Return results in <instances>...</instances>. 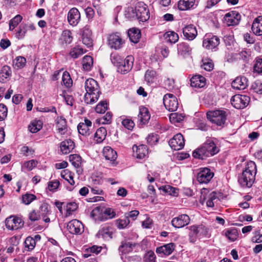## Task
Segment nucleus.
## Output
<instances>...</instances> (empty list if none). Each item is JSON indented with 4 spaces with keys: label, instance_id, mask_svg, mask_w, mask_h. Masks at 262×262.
Wrapping results in <instances>:
<instances>
[{
    "label": "nucleus",
    "instance_id": "5701e85b",
    "mask_svg": "<svg viewBox=\"0 0 262 262\" xmlns=\"http://www.w3.org/2000/svg\"><path fill=\"white\" fill-rule=\"evenodd\" d=\"M192 156L194 158H198L202 160L210 157L209 156V152L207 150V149H206L204 143L193 152Z\"/></svg>",
    "mask_w": 262,
    "mask_h": 262
},
{
    "label": "nucleus",
    "instance_id": "49530a36",
    "mask_svg": "<svg viewBox=\"0 0 262 262\" xmlns=\"http://www.w3.org/2000/svg\"><path fill=\"white\" fill-rule=\"evenodd\" d=\"M134 245L130 242H122L119 247V251L122 253H127L133 250Z\"/></svg>",
    "mask_w": 262,
    "mask_h": 262
},
{
    "label": "nucleus",
    "instance_id": "9d476101",
    "mask_svg": "<svg viewBox=\"0 0 262 262\" xmlns=\"http://www.w3.org/2000/svg\"><path fill=\"white\" fill-rule=\"evenodd\" d=\"M214 176V173L208 168H201L197 174V180L200 183H209Z\"/></svg>",
    "mask_w": 262,
    "mask_h": 262
},
{
    "label": "nucleus",
    "instance_id": "bb28decb",
    "mask_svg": "<svg viewBox=\"0 0 262 262\" xmlns=\"http://www.w3.org/2000/svg\"><path fill=\"white\" fill-rule=\"evenodd\" d=\"M251 29L253 33L256 35H262V15L259 16L254 19Z\"/></svg>",
    "mask_w": 262,
    "mask_h": 262
},
{
    "label": "nucleus",
    "instance_id": "423d86ee",
    "mask_svg": "<svg viewBox=\"0 0 262 262\" xmlns=\"http://www.w3.org/2000/svg\"><path fill=\"white\" fill-rule=\"evenodd\" d=\"M163 100L165 108L169 111L174 112L178 109L179 104L177 99L172 94H165Z\"/></svg>",
    "mask_w": 262,
    "mask_h": 262
},
{
    "label": "nucleus",
    "instance_id": "5fc2aeb1",
    "mask_svg": "<svg viewBox=\"0 0 262 262\" xmlns=\"http://www.w3.org/2000/svg\"><path fill=\"white\" fill-rule=\"evenodd\" d=\"M28 31V26L26 24H21L19 27V30L16 33V37L20 39H23Z\"/></svg>",
    "mask_w": 262,
    "mask_h": 262
},
{
    "label": "nucleus",
    "instance_id": "f704fd0d",
    "mask_svg": "<svg viewBox=\"0 0 262 262\" xmlns=\"http://www.w3.org/2000/svg\"><path fill=\"white\" fill-rule=\"evenodd\" d=\"M11 74V68L8 66H3L0 72V81L3 83L6 82Z\"/></svg>",
    "mask_w": 262,
    "mask_h": 262
},
{
    "label": "nucleus",
    "instance_id": "4c0bfd02",
    "mask_svg": "<svg viewBox=\"0 0 262 262\" xmlns=\"http://www.w3.org/2000/svg\"><path fill=\"white\" fill-rule=\"evenodd\" d=\"M163 37L166 41L171 43H174L179 40L178 34L172 31L165 32L163 35Z\"/></svg>",
    "mask_w": 262,
    "mask_h": 262
},
{
    "label": "nucleus",
    "instance_id": "1a4fd4ad",
    "mask_svg": "<svg viewBox=\"0 0 262 262\" xmlns=\"http://www.w3.org/2000/svg\"><path fill=\"white\" fill-rule=\"evenodd\" d=\"M67 229L70 233L73 234H80L84 231L83 224L77 220L70 221L67 224Z\"/></svg>",
    "mask_w": 262,
    "mask_h": 262
},
{
    "label": "nucleus",
    "instance_id": "4d7b16f0",
    "mask_svg": "<svg viewBox=\"0 0 262 262\" xmlns=\"http://www.w3.org/2000/svg\"><path fill=\"white\" fill-rule=\"evenodd\" d=\"M111 60L112 63L117 67L118 69L119 67L122 64L123 61L121 56L117 54H112L111 55Z\"/></svg>",
    "mask_w": 262,
    "mask_h": 262
},
{
    "label": "nucleus",
    "instance_id": "f257e3e1",
    "mask_svg": "<svg viewBox=\"0 0 262 262\" xmlns=\"http://www.w3.org/2000/svg\"><path fill=\"white\" fill-rule=\"evenodd\" d=\"M256 173L255 163L251 161L247 163L241 175L238 177V181L240 185L245 187H250L255 180Z\"/></svg>",
    "mask_w": 262,
    "mask_h": 262
},
{
    "label": "nucleus",
    "instance_id": "c85d7f7f",
    "mask_svg": "<svg viewBox=\"0 0 262 262\" xmlns=\"http://www.w3.org/2000/svg\"><path fill=\"white\" fill-rule=\"evenodd\" d=\"M178 54L185 57L191 54V48L186 42H180L177 45Z\"/></svg>",
    "mask_w": 262,
    "mask_h": 262
},
{
    "label": "nucleus",
    "instance_id": "bf43d9fd",
    "mask_svg": "<svg viewBox=\"0 0 262 262\" xmlns=\"http://www.w3.org/2000/svg\"><path fill=\"white\" fill-rule=\"evenodd\" d=\"M107 109V104L106 101H102L99 102L95 108L97 113L102 114L105 112Z\"/></svg>",
    "mask_w": 262,
    "mask_h": 262
},
{
    "label": "nucleus",
    "instance_id": "6e6552de",
    "mask_svg": "<svg viewBox=\"0 0 262 262\" xmlns=\"http://www.w3.org/2000/svg\"><path fill=\"white\" fill-rule=\"evenodd\" d=\"M136 10L138 14L137 19L139 21L144 22L149 19V11L144 3H138L136 5Z\"/></svg>",
    "mask_w": 262,
    "mask_h": 262
},
{
    "label": "nucleus",
    "instance_id": "f03ea898",
    "mask_svg": "<svg viewBox=\"0 0 262 262\" xmlns=\"http://www.w3.org/2000/svg\"><path fill=\"white\" fill-rule=\"evenodd\" d=\"M86 93L84 100L87 104H93L97 101L101 93L97 82L94 79H87L84 83Z\"/></svg>",
    "mask_w": 262,
    "mask_h": 262
},
{
    "label": "nucleus",
    "instance_id": "774afa93",
    "mask_svg": "<svg viewBox=\"0 0 262 262\" xmlns=\"http://www.w3.org/2000/svg\"><path fill=\"white\" fill-rule=\"evenodd\" d=\"M252 89L257 93L262 94V82L256 80L252 85Z\"/></svg>",
    "mask_w": 262,
    "mask_h": 262
},
{
    "label": "nucleus",
    "instance_id": "de8ad7c7",
    "mask_svg": "<svg viewBox=\"0 0 262 262\" xmlns=\"http://www.w3.org/2000/svg\"><path fill=\"white\" fill-rule=\"evenodd\" d=\"M69 160L75 168L80 167L81 165V158L78 155L73 154L70 155Z\"/></svg>",
    "mask_w": 262,
    "mask_h": 262
},
{
    "label": "nucleus",
    "instance_id": "a18cd8bd",
    "mask_svg": "<svg viewBox=\"0 0 262 262\" xmlns=\"http://www.w3.org/2000/svg\"><path fill=\"white\" fill-rule=\"evenodd\" d=\"M156 77V72L152 70H147L144 75V79L148 84H150L154 82Z\"/></svg>",
    "mask_w": 262,
    "mask_h": 262
},
{
    "label": "nucleus",
    "instance_id": "473e14b6",
    "mask_svg": "<svg viewBox=\"0 0 262 262\" xmlns=\"http://www.w3.org/2000/svg\"><path fill=\"white\" fill-rule=\"evenodd\" d=\"M74 143L71 140H66L61 142L60 150L63 154L69 153L74 148Z\"/></svg>",
    "mask_w": 262,
    "mask_h": 262
},
{
    "label": "nucleus",
    "instance_id": "f3484780",
    "mask_svg": "<svg viewBox=\"0 0 262 262\" xmlns=\"http://www.w3.org/2000/svg\"><path fill=\"white\" fill-rule=\"evenodd\" d=\"M134 58L132 56H127L124 60L122 61V63L119 67L118 72L122 74H125L132 69L133 66Z\"/></svg>",
    "mask_w": 262,
    "mask_h": 262
},
{
    "label": "nucleus",
    "instance_id": "e433bc0d",
    "mask_svg": "<svg viewBox=\"0 0 262 262\" xmlns=\"http://www.w3.org/2000/svg\"><path fill=\"white\" fill-rule=\"evenodd\" d=\"M195 0H180L178 3V9L181 11H185L192 8Z\"/></svg>",
    "mask_w": 262,
    "mask_h": 262
},
{
    "label": "nucleus",
    "instance_id": "c03bdc74",
    "mask_svg": "<svg viewBox=\"0 0 262 262\" xmlns=\"http://www.w3.org/2000/svg\"><path fill=\"white\" fill-rule=\"evenodd\" d=\"M60 40L66 44L71 43L73 40L72 32L69 30L63 31L60 37Z\"/></svg>",
    "mask_w": 262,
    "mask_h": 262
},
{
    "label": "nucleus",
    "instance_id": "a878e982",
    "mask_svg": "<svg viewBox=\"0 0 262 262\" xmlns=\"http://www.w3.org/2000/svg\"><path fill=\"white\" fill-rule=\"evenodd\" d=\"M123 41L121 37L117 34H112L108 38V45L112 48L118 49L123 44Z\"/></svg>",
    "mask_w": 262,
    "mask_h": 262
},
{
    "label": "nucleus",
    "instance_id": "6ab92c4d",
    "mask_svg": "<svg viewBox=\"0 0 262 262\" xmlns=\"http://www.w3.org/2000/svg\"><path fill=\"white\" fill-rule=\"evenodd\" d=\"M92 122L88 119H85L84 122L80 123L77 126L78 132L83 136H89L91 134Z\"/></svg>",
    "mask_w": 262,
    "mask_h": 262
},
{
    "label": "nucleus",
    "instance_id": "58836bf2",
    "mask_svg": "<svg viewBox=\"0 0 262 262\" xmlns=\"http://www.w3.org/2000/svg\"><path fill=\"white\" fill-rule=\"evenodd\" d=\"M106 135V130L103 127L98 128L94 135V140L97 143L102 142L105 138Z\"/></svg>",
    "mask_w": 262,
    "mask_h": 262
},
{
    "label": "nucleus",
    "instance_id": "37998d69",
    "mask_svg": "<svg viewBox=\"0 0 262 262\" xmlns=\"http://www.w3.org/2000/svg\"><path fill=\"white\" fill-rule=\"evenodd\" d=\"M136 10V6L135 7H130L127 8L125 12V17L130 20L137 19L138 14H137Z\"/></svg>",
    "mask_w": 262,
    "mask_h": 262
},
{
    "label": "nucleus",
    "instance_id": "7c9ffc66",
    "mask_svg": "<svg viewBox=\"0 0 262 262\" xmlns=\"http://www.w3.org/2000/svg\"><path fill=\"white\" fill-rule=\"evenodd\" d=\"M61 177L71 185L68 189L69 191H72L73 189V186L75 184L73 174L68 170H64L61 172Z\"/></svg>",
    "mask_w": 262,
    "mask_h": 262
},
{
    "label": "nucleus",
    "instance_id": "b1692460",
    "mask_svg": "<svg viewBox=\"0 0 262 262\" xmlns=\"http://www.w3.org/2000/svg\"><path fill=\"white\" fill-rule=\"evenodd\" d=\"M248 85V80L245 77H236L232 82V87L236 90H244Z\"/></svg>",
    "mask_w": 262,
    "mask_h": 262
},
{
    "label": "nucleus",
    "instance_id": "39448f33",
    "mask_svg": "<svg viewBox=\"0 0 262 262\" xmlns=\"http://www.w3.org/2000/svg\"><path fill=\"white\" fill-rule=\"evenodd\" d=\"M250 98L246 95H235L231 99V103L237 109H242L246 107L250 102Z\"/></svg>",
    "mask_w": 262,
    "mask_h": 262
},
{
    "label": "nucleus",
    "instance_id": "7ed1b4c3",
    "mask_svg": "<svg viewBox=\"0 0 262 262\" xmlns=\"http://www.w3.org/2000/svg\"><path fill=\"white\" fill-rule=\"evenodd\" d=\"M189 232V240L191 243H194L198 237L207 236L208 234V229L205 226L201 225H192L187 228Z\"/></svg>",
    "mask_w": 262,
    "mask_h": 262
},
{
    "label": "nucleus",
    "instance_id": "393cba45",
    "mask_svg": "<svg viewBox=\"0 0 262 262\" xmlns=\"http://www.w3.org/2000/svg\"><path fill=\"white\" fill-rule=\"evenodd\" d=\"M190 85L196 88H203L206 85V78L202 75H195L191 78Z\"/></svg>",
    "mask_w": 262,
    "mask_h": 262
},
{
    "label": "nucleus",
    "instance_id": "a19ab883",
    "mask_svg": "<svg viewBox=\"0 0 262 262\" xmlns=\"http://www.w3.org/2000/svg\"><path fill=\"white\" fill-rule=\"evenodd\" d=\"M85 52V51L79 46H76L71 49L70 55L73 58L76 59L81 56Z\"/></svg>",
    "mask_w": 262,
    "mask_h": 262
},
{
    "label": "nucleus",
    "instance_id": "0eeeda50",
    "mask_svg": "<svg viewBox=\"0 0 262 262\" xmlns=\"http://www.w3.org/2000/svg\"><path fill=\"white\" fill-rule=\"evenodd\" d=\"M220 43V39L216 36L208 34L204 36L203 46L207 50L215 49Z\"/></svg>",
    "mask_w": 262,
    "mask_h": 262
},
{
    "label": "nucleus",
    "instance_id": "79ce46f5",
    "mask_svg": "<svg viewBox=\"0 0 262 262\" xmlns=\"http://www.w3.org/2000/svg\"><path fill=\"white\" fill-rule=\"evenodd\" d=\"M42 127V122L39 120L33 121L29 126V129L31 133H35L40 130Z\"/></svg>",
    "mask_w": 262,
    "mask_h": 262
},
{
    "label": "nucleus",
    "instance_id": "412c9836",
    "mask_svg": "<svg viewBox=\"0 0 262 262\" xmlns=\"http://www.w3.org/2000/svg\"><path fill=\"white\" fill-rule=\"evenodd\" d=\"M174 249L173 243H169L157 248L156 252L161 256H168L172 253Z\"/></svg>",
    "mask_w": 262,
    "mask_h": 262
},
{
    "label": "nucleus",
    "instance_id": "680f3d73",
    "mask_svg": "<svg viewBox=\"0 0 262 262\" xmlns=\"http://www.w3.org/2000/svg\"><path fill=\"white\" fill-rule=\"evenodd\" d=\"M156 255L152 251H148L143 257V262H156Z\"/></svg>",
    "mask_w": 262,
    "mask_h": 262
},
{
    "label": "nucleus",
    "instance_id": "2eb2a0df",
    "mask_svg": "<svg viewBox=\"0 0 262 262\" xmlns=\"http://www.w3.org/2000/svg\"><path fill=\"white\" fill-rule=\"evenodd\" d=\"M113 229L110 226L104 225L100 228L96 236L98 238L108 241L113 238Z\"/></svg>",
    "mask_w": 262,
    "mask_h": 262
},
{
    "label": "nucleus",
    "instance_id": "9b49d317",
    "mask_svg": "<svg viewBox=\"0 0 262 262\" xmlns=\"http://www.w3.org/2000/svg\"><path fill=\"white\" fill-rule=\"evenodd\" d=\"M5 225L9 230H17L23 226L24 223L20 218L11 216L6 219Z\"/></svg>",
    "mask_w": 262,
    "mask_h": 262
},
{
    "label": "nucleus",
    "instance_id": "13d9d810",
    "mask_svg": "<svg viewBox=\"0 0 262 262\" xmlns=\"http://www.w3.org/2000/svg\"><path fill=\"white\" fill-rule=\"evenodd\" d=\"M25 247L28 249L29 251L33 250L36 245L35 239L31 237H27L24 242Z\"/></svg>",
    "mask_w": 262,
    "mask_h": 262
},
{
    "label": "nucleus",
    "instance_id": "c9c22d12",
    "mask_svg": "<svg viewBox=\"0 0 262 262\" xmlns=\"http://www.w3.org/2000/svg\"><path fill=\"white\" fill-rule=\"evenodd\" d=\"M205 146L209 152V156H213L219 151V148L216 146L214 142L211 139L207 140L204 143Z\"/></svg>",
    "mask_w": 262,
    "mask_h": 262
},
{
    "label": "nucleus",
    "instance_id": "69168bd1",
    "mask_svg": "<svg viewBox=\"0 0 262 262\" xmlns=\"http://www.w3.org/2000/svg\"><path fill=\"white\" fill-rule=\"evenodd\" d=\"M122 124L124 126V127L129 130L132 129L135 126L134 121L128 118H122Z\"/></svg>",
    "mask_w": 262,
    "mask_h": 262
},
{
    "label": "nucleus",
    "instance_id": "aec40b11",
    "mask_svg": "<svg viewBox=\"0 0 262 262\" xmlns=\"http://www.w3.org/2000/svg\"><path fill=\"white\" fill-rule=\"evenodd\" d=\"M134 156L138 159H142L147 155L148 149L146 145H140L137 146L134 145L133 147Z\"/></svg>",
    "mask_w": 262,
    "mask_h": 262
},
{
    "label": "nucleus",
    "instance_id": "8fccbe9b",
    "mask_svg": "<svg viewBox=\"0 0 262 262\" xmlns=\"http://www.w3.org/2000/svg\"><path fill=\"white\" fill-rule=\"evenodd\" d=\"M225 235L230 241L233 242L236 240L237 237V230L235 228L229 229L225 232Z\"/></svg>",
    "mask_w": 262,
    "mask_h": 262
},
{
    "label": "nucleus",
    "instance_id": "a211bd4d",
    "mask_svg": "<svg viewBox=\"0 0 262 262\" xmlns=\"http://www.w3.org/2000/svg\"><path fill=\"white\" fill-rule=\"evenodd\" d=\"M184 37L189 40H193L198 35L196 27L192 24L186 26L183 29Z\"/></svg>",
    "mask_w": 262,
    "mask_h": 262
},
{
    "label": "nucleus",
    "instance_id": "cd10ccee",
    "mask_svg": "<svg viewBox=\"0 0 262 262\" xmlns=\"http://www.w3.org/2000/svg\"><path fill=\"white\" fill-rule=\"evenodd\" d=\"M82 41L83 44L88 47L92 46V39L91 38V31L86 26L84 27L82 30Z\"/></svg>",
    "mask_w": 262,
    "mask_h": 262
},
{
    "label": "nucleus",
    "instance_id": "6e6d98bb",
    "mask_svg": "<svg viewBox=\"0 0 262 262\" xmlns=\"http://www.w3.org/2000/svg\"><path fill=\"white\" fill-rule=\"evenodd\" d=\"M42 217H46L51 213L49 205L46 202H42L39 207Z\"/></svg>",
    "mask_w": 262,
    "mask_h": 262
},
{
    "label": "nucleus",
    "instance_id": "2f4dec72",
    "mask_svg": "<svg viewBox=\"0 0 262 262\" xmlns=\"http://www.w3.org/2000/svg\"><path fill=\"white\" fill-rule=\"evenodd\" d=\"M128 36L130 40L136 43L139 41L141 38V32L139 29L133 28L128 30Z\"/></svg>",
    "mask_w": 262,
    "mask_h": 262
},
{
    "label": "nucleus",
    "instance_id": "72a5a7b5",
    "mask_svg": "<svg viewBox=\"0 0 262 262\" xmlns=\"http://www.w3.org/2000/svg\"><path fill=\"white\" fill-rule=\"evenodd\" d=\"M103 154L106 160L113 162L115 161L117 157L116 151L110 146L103 148Z\"/></svg>",
    "mask_w": 262,
    "mask_h": 262
},
{
    "label": "nucleus",
    "instance_id": "20e7f679",
    "mask_svg": "<svg viewBox=\"0 0 262 262\" xmlns=\"http://www.w3.org/2000/svg\"><path fill=\"white\" fill-rule=\"evenodd\" d=\"M207 119L212 123L223 127L227 119V113L224 110L209 111L206 114Z\"/></svg>",
    "mask_w": 262,
    "mask_h": 262
},
{
    "label": "nucleus",
    "instance_id": "e2e57ef3",
    "mask_svg": "<svg viewBox=\"0 0 262 262\" xmlns=\"http://www.w3.org/2000/svg\"><path fill=\"white\" fill-rule=\"evenodd\" d=\"M36 197L35 195L30 193H26L22 196L23 203L26 205L30 204L32 201L35 200Z\"/></svg>",
    "mask_w": 262,
    "mask_h": 262
},
{
    "label": "nucleus",
    "instance_id": "f8f14e48",
    "mask_svg": "<svg viewBox=\"0 0 262 262\" xmlns=\"http://www.w3.org/2000/svg\"><path fill=\"white\" fill-rule=\"evenodd\" d=\"M80 18V13L76 8H71L68 13V22L73 27H75L78 24Z\"/></svg>",
    "mask_w": 262,
    "mask_h": 262
},
{
    "label": "nucleus",
    "instance_id": "052dcab7",
    "mask_svg": "<svg viewBox=\"0 0 262 262\" xmlns=\"http://www.w3.org/2000/svg\"><path fill=\"white\" fill-rule=\"evenodd\" d=\"M129 222V220L125 217L124 219L116 220V226L118 229H122L126 227Z\"/></svg>",
    "mask_w": 262,
    "mask_h": 262
},
{
    "label": "nucleus",
    "instance_id": "4be33fe9",
    "mask_svg": "<svg viewBox=\"0 0 262 262\" xmlns=\"http://www.w3.org/2000/svg\"><path fill=\"white\" fill-rule=\"evenodd\" d=\"M55 122L58 133L61 135L66 134L68 130L66 119L62 117H58Z\"/></svg>",
    "mask_w": 262,
    "mask_h": 262
},
{
    "label": "nucleus",
    "instance_id": "4468645a",
    "mask_svg": "<svg viewBox=\"0 0 262 262\" xmlns=\"http://www.w3.org/2000/svg\"><path fill=\"white\" fill-rule=\"evenodd\" d=\"M241 18V15L237 11H233L225 15L224 20L228 26H235L238 24Z\"/></svg>",
    "mask_w": 262,
    "mask_h": 262
},
{
    "label": "nucleus",
    "instance_id": "864d4df0",
    "mask_svg": "<svg viewBox=\"0 0 262 262\" xmlns=\"http://www.w3.org/2000/svg\"><path fill=\"white\" fill-rule=\"evenodd\" d=\"M202 68L207 71H210L213 70L214 64L212 60L210 59L205 58L202 59Z\"/></svg>",
    "mask_w": 262,
    "mask_h": 262
},
{
    "label": "nucleus",
    "instance_id": "dca6fc26",
    "mask_svg": "<svg viewBox=\"0 0 262 262\" xmlns=\"http://www.w3.org/2000/svg\"><path fill=\"white\" fill-rule=\"evenodd\" d=\"M171 222L174 227L180 228L187 225L190 222V218L188 215L183 214L172 219Z\"/></svg>",
    "mask_w": 262,
    "mask_h": 262
},
{
    "label": "nucleus",
    "instance_id": "ea45409f",
    "mask_svg": "<svg viewBox=\"0 0 262 262\" xmlns=\"http://www.w3.org/2000/svg\"><path fill=\"white\" fill-rule=\"evenodd\" d=\"M26 64V59L21 56L16 57L13 61L14 69L19 70L23 68Z\"/></svg>",
    "mask_w": 262,
    "mask_h": 262
},
{
    "label": "nucleus",
    "instance_id": "c756f323",
    "mask_svg": "<svg viewBox=\"0 0 262 262\" xmlns=\"http://www.w3.org/2000/svg\"><path fill=\"white\" fill-rule=\"evenodd\" d=\"M138 118L140 122L142 124L147 123L150 118V115L148 108L144 106L140 107Z\"/></svg>",
    "mask_w": 262,
    "mask_h": 262
},
{
    "label": "nucleus",
    "instance_id": "3c124183",
    "mask_svg": "<svg viewBox=\"0 0 262 262\" xmlns=\"http://www.w3.org/2000/svg\"><path fill=\"white\" fill-rule=\"evenodd\" d=\"M218 200L219 199L217 196L216 193L215 192H212L207 197L206 205L208 207H213L214 205V203L217 202Z\"/></svg>",
    "mask_w": 262,
    "mask_h": 262
},
{
    "label": "nucleus",
    "instance_id": "603ef678",
    "mask_svg": "<svg viewBox=\"0 0 262 262\" xmlns=\"http://www.w3.org/2000/svg\"><path fill=\"white\" fill-rule=\"evenodd\" d=\"M62 81L64 85L67 88H70L73 84V80L71 78L70 74L65 71L63 72L62 77Z\"/></svg>",
    "mask_w": 262,
    "mask_h": 262
},
{
    "label": "nucleus",
    "instance_id": "09e8293b",
    "mask_svg": "<svg viewBox=\"0 0 262 262\" xmlns=\"http://www.w3.org/2000/svg\"><path fill=\"white\" fill-rule=\"evenodd\" d=\"M93 64V58L88 55L85 56L83 58L82 66L83 69L86 71H90Z\"/></svg>",
    "mask_w": 262,
    "mask_h": 262
},
{
    "label": "nucleus",
    "instance_id": "0e129e2a",
    "mask_svg": "<svg viewBox=\"0 0 262 262\" xmlns=\"http://www.w3.org/2000/svg\"><path fill=\"white\" fill-rule=\"evenodd\" d=\"M184 116L181 114L172 113L169 116V119L171 122H180L183 120Z\"/></svg>",
    "mask_w": 262,
    "mask_h": 262
},
{
    "label": "nucleus",
    "instance_id": "338daca9",
    "mask_svg": "<svg viewBox=\"0 0 262 262\" xmlns=\"http://www.w3.org/2000/svg\"><path fill=\"white\" fill-rule=\"evenodd\" d=\"M237 55H238V57L244 61H248L251 56V52L250 51H246L243 49L240 51Z\"/></svg>",
    "mask_w": 262,
    "mask_h": 262
},
{
    "label": "nucleus",
    "instance_id": "ddd939ff",
    "mask_svg": "<svg viewBox=\"0 0 262 262\" xmlns=\"http://www.w3.org/2000/svg\"><path fill=\"white\" fill-rule=\"evenodd\" d=\"M184 139L181 134H177L169 140V145L172 149L179 150L182 149L184 146Z\"/></svg>",
    "mask_w": 262,
    "mask_h": 262
}]
</instances>
